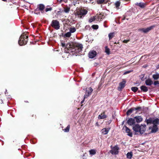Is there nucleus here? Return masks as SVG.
Segmentation results:
<instances>
[{"mask_svg": "<svg viewBox=\"0 0 159 159\" xmlns=\"http://www.w3.org/2000/svg\"><path fill=\"white\" fill-rule=\"evenodd\" d=\"M97 55L96 52L93 50L90 51L89 53V57L90 58H93L95 57Z\"/></svg>", "mask_w": 159, "mask_h": 159, "instance_id": "nucleus-8", "label": "nucleus"}, {"mask_svg": "<svg viewBox=\"0 0 159 159\" xmlns=\"http://www.w3.org/2000/svg\"><path fill=\"white\" fill-rule=\"evenodd\" d=\"M125 81L123 80L120 83L118 89V90L120 91L122 89L125 87Z\"/></svg>", "mask_w": 159, "mask_h": 159, "instance_id": "nucleus-9", "label": "nucleus"}, {"mask_svg": "<svg viewBox=\"0 0 159 159\" xmlns=\"http://www.w3.org/2000/svg\"><path fill=\"white\" fill-rule=\"evenodd\" d=\"M110 130V128H103L102 130V133L104 135L107 134L108 133Z\"/></svg>", "mask_w": 159, "mask_h": 159, "instance_id": "nucleus-15", "label": "nucleus"}, {"mask_svg": "<svg viewBox=\"0 0 159 159\" xmlns=\"http://www.w3.org/2000/svg\"><path fill=\"white\" fill-rule=\"evenodd\" d=\"M137 123H140L143 120L142 117L140 116H136L134 117Z\"/></svg>", "mask_w": 159, "mask_h": 159, "instance_id": "nucleus-14", "label": "nucleus"}, {"mask_svg": "<svg viewBox=\"0 0 159 159\" xmlns=\"http://www.w3.org/2000/svg\"><path fill=\"white\" fill-rule=\"evenodd\" d=\"M149 129L151 130V133H155L157 131L158 128L157 126L153 125L152 127H149Z\"/></svg>", "mask_w": 159, "mask_h": 159, "instance_id": "nucleus-11", "label": "nucleus"}, {"mask_svg": "<svg viewBox=\"0 0 159 159\" xmlns=\"http://www.w3.org/2000/svg\"><path fill=\"white\" fill-rule=\"evenodd\" d=\"M28 36H25L24 34H22L20 36L18 41L19 44L20 46L26 44L28 40Z\"/></svg>", "mask_w": 159, "mask_h": 159, "instance_id": "nucleus-2", "label": "nucleus"}, {"mask_svg": "<svg viewBox=\"0 0 159 159\" xmlns=\"http://www.w3.org/2000/svg\"><path fill=\"white\" fill-rule=\"evenodd\" d=\"M120 3L119 1H117L115 3V5L116 8H118L120 5Z\"/></svg>", "mask_w": 159, "mask_h": 159, "instance_id": "nucleus-31", "label": "nucleus"}, {"mask_svg": "<svg viewBox=\"0 0 159 159\" xmlns=\"http://www.w3.org/2000/svg\"><path fill=\"white\" fill-rule=\"evenodd\" d=\"M98 64H99V63H95L94 64V66H97V65H98Z\"/></svg>", "mask_w": 159, "mask_h": 159, "instance_id": "nucleus-44", "label": "nucleus"}, {"mask_svg": "<svg viewBox=\"0 0 159 159\" xmlns=\"http://www.w3.org/2000/svg\"><path fill=\"white\" fill-rule=\"evenodd\" d=\"M107 117V116L105 114L104 112L101 113L98 116V119H103Z\"/></svg>", "mask_w": 159, "mask_h": 159, "instance_id": "nucleus-17", "label": "nucleus"}, {"mask_svg": "<svg viewBox=\"0 0 159 159\" xmlns=\"http://www.w3.org/2000/svg\"><path fill=\"white\" fill-rule=\"evenodd\" d=\"M93 91V89L91 87H89L86 89L84 98H87L89 97Z\"/></svg>", "mask_w": 159, "mask_h": 159, "instance_id": "nucleus-4", "label": "nucleus"}, {"mask_svg": "<svg viewBox=\"0 0 159 159\" xmlns=\"http://www.w3.org/2000/svg\"><path fill=\"white\" fill-rule=\"evenodd\" d=\"M152 119L151 118L148 119L146 120V122L147 124H150L152 123Z\"/></svg>", "mask_w": 159, "mask_h": 159, "instance_id": "nucleus-36", "label": "nucleus"}, {"mask_svg": "<svg viewBox=\"0 0 159 159\" xmlns=\"http://www.w3.org/2000/svg\"><path fill=\"white\" fill-rule=\"evenodd\" d=\"M114 33H110L108 35L109 39H111L114 36Z\"/></svg>", "mask_w": 159, "mask_h": 159, "instance_id": "nucleus-26", "label": "nucleus"}, {"mask_svg": "<svg viewBox=\"0 0 159 159\" xmlns=\"http://www.w3.org/2000/svg\"><path fill=\"white\" fill-rule=\"evenodd\" d=\"M140 89L141 90L144 92H146L148 91V88L145 86H142L140 87Z\"/></svg>", "mask_w": 159, "mask_h": 159, "instance_id": "nucleus-20", "label": "nucleus"}, {"mask_svg": "<svg viewBox=\"0 0 159 159\" xmlns=\"http://www.w3.org/2000/svg\"><path fill=\"white\" fill-rule=\"evenodd\" d=\"M85 99V98H84V99H83L82 101H81V103H83L84 102V99Z\"/></svg>", "mask_w": 159, "mask_h": 159, "instance_id": "nucleus-45", "label": "nucleus"}, {"mask_svg": "<svg viewBox=\"0 0 159 159\" xmlns=\"http://www.w3.org/2000/svg\"><path fill=\"white\" fill-rule=\"evenodd\" d=\"M2 1H6L7 0H2Z\"/></svg>", "mask_w": 159, "mask_h": 159, "instance_id": "nucleus-49", "label": "nucleus"}, {"mask_svg": "<svg viewBox=\"0 0 159 159\" xmlns=\"http://www.w3.org/2000/svg\"><path fill=\"white\" fill-rule=\"evenodd\" d=\"M134 108L135 109H134V111H136L140 109V107H138L137 108Z\"/></svg>", "mask_w": 159, "mask_h": 159, "instance_id": "nucleus-43", "label": "nucleus"}, {"mask_svg": "<svg viewBox=\"0 0 159 159\" xmlns=\"http://www.w3.org/2000/svg\"><path fill=\"white\" fill-rule=\"evenodd\" d=\"M134 109H135L134 108V107L129 110L126 112L127 115H130L131 113L134 111Z\"/></svg>", "mask_w": 159, "mask_h": 159, "instance_id": "nucleus-21", "label": "nucleus"}, {"mask_svg": "<svg viewBox=\"0 0 159 159\" xmlns=\"http://www.w3.org/2000/svg\"><path fill=\"white\" fill-rule=\"evenodd\" d=\"M153 125L157 126L159 124V119L157 118L152 121Z\"/></svg>", "mask_w": 159, "mask_h": 159, "instance_id": "nucleus-19", "label": "nucleus"}, {"mask_svg": "<svg viewBox=\"0 0 159 159\" xmlns=\"http://www.w3.org/2000/svg\"><path fill=\"white\" fill-rule=\"evenodd\" d=\"M111 148L112 149L110 151V152L112 154L116 155L118 154L119 148L117 145H116L112 148Z\"/></svg>", "mask_w": 159, "mask_h": 159, "instance_id": "nucleus-5", "label": "nucleus"}, {"mask_svg": "<svg viewBox=\"0 0 159 159\" xmlns=\"http://www.w3.org/2000/svg\"><path fill=\"white\" fill-rule=\"evenodd\" d=\"M154 27V26H150L149 27H148L147 28H142L140 29L139 30L140 31H142L144 33H147L150 30L152 29L153 27Z\"/></svg>", "mask_w": 159, "mask_h": 159, "instance_id": "nucleus-7", "label": "nucleus"}, {"mask_svg": "<svg viewBox=\"0 0 159 159\" xmlns=\"http://www.w3.org/2000/svg\"><path fill=\"white\" fill-rule=\"evenodd\" d=\"M52 9V8L51 7L50 8H47L45 9V11L46 12H47L48 11H51Z\"/></svg>", "mask_w": 159, "mask_h": 159, "instance_id": "nucleus-39", "label": "nucleus"}, {"mask_svg": "<svg viewBox=\"0 0 159 159\" xmlns=\"http://www.w3.org/2000/svg\"><path fill=\"white\" fill-rule=\"evenodd\" d=\"M44 8L45 6L43 4H40L38 5L37 8L36 9L35 11H37L38 10L40 11H42L44 9Z\"/></svg>", "mask_w": 159, "mask_h": 159, "instance_id": "nucleus-13", "label": "nucleus"}, {"mask_svg": "<svg viewBox=\"0 0 159 159\" xmlns=\"http://www.w3.org/2000/svg\"><path fill=\"white\" fill-rule=\"evenodd\" d=\"M127 123L129 125H132L135 123V120L132 118H130L127 120Z\"/></svg>", "mask_w": 159, "mask_h": 159, "instance_id": "nucleus-12", "label": "nucleus"}, {"mask_svg": "<svg viewBox=\"0 0 159 159\" xmlns=\"http://www.w3.org/2000/svg\"><path fill=\"white\" fill-rule=\"evenodd\" d=\"M105 52L107 54H109L110 52L109 49L107 46L105 47Z\"/></svg>", "mask_w": 159, "mask_h": 159, "instance_id": "nucleus-30", "label": "nucleus"}, {"mask_svg": "<svg viewBox=\"0 0 159 159\" xmlns=\"http://www.w3.org/2000/svg\"><path fill=\"white\" fill-rule=\"evenodd\" d=\"M105 1V0H97V3L98 4L102 3Z\"/></svg>", "mask_w": 159, "mask_h": 159, "instance_id": "nucleus-35", "label": "nucleus"}, {"mask_svg": "<svg viewBox=\"0 0 159 159\" xmlns=\"http://www.w3.org/2000/svg\"><path fill=\"white\" fill-rule=\"evenodd\" d=\"M70 128V125H69L63 130L65 132H68L69 131Z\"/></svg>", "mask_w": 159, "mask_h": 159, "instance_id": "nucleus-28", "label": "nucleus"}, {"mask_svg": "<svg viewBox=\"0 0 159 159\" xmlns=\"http://www.w3.org/2000/svg\"><path fill=\"white\" fill-rule=\"evenodd\" d=\"M127 158L129 159H131L132 156V152H128L126 154Z\"/></svg>", "mask_w": 159, "mask_h": 159, "instance_id": "nucleus-22", "label": "nucleus"}, {"mask_svg": "<svg viewBox=\"0 0 159 159\" xmlns=\"http://www.w3.org/2000/svg\"><path fill=\"white\" fill-rule=\"evenodd\" d=\"M146 127V125H145L141 124L139 125L138 124H136L133 126V129L136 134L139 133L140 134H142L145 131Z\"/></svg>", "mask_w": 159, "mask_h": 159, "instance_id": "nucleus-1", "label": "nucleus"}, {"mask_svg": "<svg viewBox=\"0 0 159 159\" xmlns=\"http://www.w3.org/2000/svg\"><path fill=\"white\" fill-rule=\"evenodd\" d=\"M131 72H132L131 70L126 71L124 73V75H126L127 74L130 73Z\"/></svg>", "mask_w": 159, "mask_h": 159, "instance_id": "nucleus-40", "label": "nucleus"}, {"mask_svg": "<svg viewBox=\"0 0 159 159\" xmlns=\"http://www.w3.org/2000/svg\"><path fill=\"white\" fill-rule=\"evenodd\" d=\"M158 75H159V74H158Z\"/></svg>", "mask_w": 159, "mask_h": 159, "instance_id": "nucleus-50", "label": "nucleus"}, {"mask_svg": "<svg viewBox=\"0 0 159 159\" xmlns=\"http://www.w3.org/2000/svg\"><path fill=\"white\" fill-rule=\"evenodd\" d=\"M147 56H146V55H144V56H142V57H141V58H140V60H141V59H145V58H146V57H147Z\"/></svg>", "mask_w": 159, "mask_h": 159, "instance_id": "nucleus-41", "label": "nucleus"}, {"mask_svg": "<svg viewBox=\"0 0 159 159\" xmlns=\"http://www.w3.org/2000/svg\"><path fill=\"white\" fill-rule=\"evenodd\" d=\"M87 12V11L84 9H81L79 12L77 13V15L78 16L81 18L82 16L86 15Z\"/></svg>", "mask_w": 159, "mask_h": 159, "instance_id": "nucleus-6", "label": "nucleus"}, {"mask_svg": "<svg viewBox=\"0 0 159 159\" xmlns=\"http://www.w3.org/2000/svg\"><path fill=\"white\" fill-rule=\"evenodd\" d=\"M154 84L155 85H158V86H159V81H155L154 83Z\"/></svg>", "mask_w": 159, "mask_h": 159, "instance_id": "nucleus-38", "label": "nucleus"}, {"mask_svg": "<svg viewBox=\"0 0 159 159\" xmlns=\"http://www.w3.org/2000/svg\"><path fill=\"white\" fill-rule=\"evenodd\" d=\"M135 4L139 6V7L142 8H144L145 6V4L143 2L137 3Z\"/></svg>", "mask_w": 159, "mask_h": 159, "instance_id": "nucleus-23", "label": "nucleus"}, {"mask_svg": "<svg viewBox=\"0 0 159 159\" xmlns=\"http://www.w3.org/2000/svg\"><path fill=\"white\" fill-rule=\"evenodd\" d=\"M92 27L94 29H97L98 28V26L97 25H93L92 26Z\"/></svg>", "mask_w": 159, "mask_h": 159, "instance_id": "nucleus-37", "label": "nucleus"}, {"mask_svg": "<svg viewBox=\"0 0 159 159\" xmlns=\"http://www.w3.org/2000/svg\"><path fill=\"white\" fill-rule=\"evenodd\" d=\"M95 20V16H93L91 18H90L89 20V22L90 23L94 21Z\"/></svg>", "mask_w": 159, "mask_h": 159, "instance_id": "nucleus-34", "label": "nucleus"}, {"mask_svg": "<svg viewBox=\"0 0 159 159\" xmlns=\"http://www.w3.org/2000/svg\"><path fill=\"white\" fill-rule=\"evenodd\" d=\"M145 84L146 85L150 86L153 84V82L150 79H148L145 81Z\"/></svg>", "mask_w": 159, "mask_h": 159, "instance_id": "nucleus-18", "label": "nucleus"}, {"mask_svg": "<svg viewBox=\"0 0 159 159\" xmlns=\"http://www.w3.org/2000/svg\"><path fill=\"white\" fill-rule=\"evenodd\" d=\"M82 45L81 44H79L76 45L75 49L77 52H80L82 51Z\"/></svg>", "mask_w": 159, "mask_h": 159, "instance_id": "nucleus-10", "label": "nucleus"}, {"mask_svg": "<svg viewBox=\"0 0 159 159\" xmlns=\"http://www.w3.org/2000/svg\"><path fill=\"white\" fill-rule=\"evenodd\" d=\"M7 92V90H6V92H5V94H6V93Z\"/></svg>", "mask_w": 159, "mask_h": 159, "instance_id": "nucleus-48", "label": "nucleus"}, {"mask_svg": "<svg viewBox=\"0 0 159 159\" xmlns=\"http://www.w3.org/2000/svg\"><path fill=\"white\" fill-rule=\"evenodd\" d=\"M71 34L70 32H68L65 34V36L67 37H69L71 36Z\"/></svg>", "mask_w": 159, "mask_h": 159, "instance_id": "nucleus-32", "label": "nucleus"}, {"mask_svg": "<svg viewBox=\"0 0 159 159\" xmlns=\"http://www.w3.org/2000/svg\"><path fill=\"white\" fill-rule=\"evenodd\" d=\"M90 155H94L96 154V152L94 149H91L89 151Z\"/></svg>", "mask_w": 159, "mask_h": 159, "instance_id": "nucleus-25", "label": "nucleus"}, {"mask_svg": "<svg viewBox=\"0 0 159 159\" xmlns=\"http://www.w3.org/2000/svg\"><path fill=\"white\" fill-rule=\"evenodd\" d=\"M70 33H73L75 32L76 31V29L75 28H70Z\"/></svg>", "mask_w": 159, "mask_h": 159, "instance_id": "nucleus-29", "label": "nucleus"}, {"mask_svg": "<svg viewBox=\"0 0 159 159\" xmlns=\"http://www.w3.org/2000/svg\"><path fill=\"white\" fill-rule=\"evenodd\" d=\"M152 78L154 79V80H157L159 78V75H158V74L156 73L155 74H153L152 75Z\"/></svg>", "mask_w": 159, "mask_h": 159, "instance_id": "nucleus-24", "label": "nucleus"}, {"mask_svg": "<svg viewBox=\"0 0 159 159\" xmlns=\"http://www.w3.org/2000/svg\"><path fill=\"white\" fill-rule=\"evenodd\" d=\"M62 47H65V43H62Z\"/></svg>", "mask_w": 159, "mask_h": 159, "instance_id": "nucleus-46", "label": "nucleus"}, {"mask_svg": "<svg viewBox=\"0 0 159 159\" xmlns=\"http://www.w3.org/2000/svg\"><path fill=\"white\" fill-rule=\"evenodd\" d=\"M138 88L136 87H133L131 88V90L134 92H136L138 90Z\"/></svg>", "mask_w": 159, "mask_h": 159, "instance_id": "nucleus-27", "label": "nucleus"}, {"mask_svg": "<svg viewBox=\"0 0 159 159\" xmlns=\"http://www.w3.org/2000/svg\"><path fill=\"white\" fill-rule=\"evenodd\" d=\"M70 10V8H66L64 9V11L66 13H68Z\"/></svg>", "mask_w": 159, "mask_h": 159, "instance_id": "nucleus-33", "label": "nucleus"}, {"mask_svg": "<svg viewBox=\"0 0 159 159\" xmlns=\"http://www.w3.org/2000/svg\"><path fill=\"white\" fill-rule=\"evenodd\" d=\"M129 40H124L123 41V42L125 43H127L129 41Z\"/></svg>", "mask_w": 159, "mask_h": 159, "instance_id": "nucleus-42", "label": "nucleus"}, {"mask_svg": "<svg viewBox=\"0 0 159 159\" xmlns=\"http://www.w3.org/2000/svg\"><path fill=\"white\" fill-rule=\"evenodd\" d=\"M51 26L56 30L60 28L59 22L57 20H53L52 22Z\"/></svg>", "mask_w": 159, "mask_h": 159, "instance_id": "nucleus-3", "label": "nucleus"}, {"mask_svg": "<svg viewBox=\"0 0 159 159\" xmlns=\"http://www.w3.org/2000/svg\"><path fill=\"white\" fill-rule=\"evenodd\" d=\"M157 68H159V64L157 66Z\"/></svg>", "mask_w": 159, "mask_h": 159, "instance_id": "nucleus-47", "label": "nucleus"}, {"mask_svg": "<svg viewBox=\"0 0 159 159\" xmlns=\"http://www.w3.org/2000/svg\"><path fill=\"white\" fill-rule=\"evenodd\" d=\"M125 132L128 133V135L129 136L132 137V133L130 132V130L126 126H125Z\"/></svg>", "mask_w": 159, "mask_h": 159, "instance_id": "nucleus-16", "label": "nucleus"}]
</instances>
